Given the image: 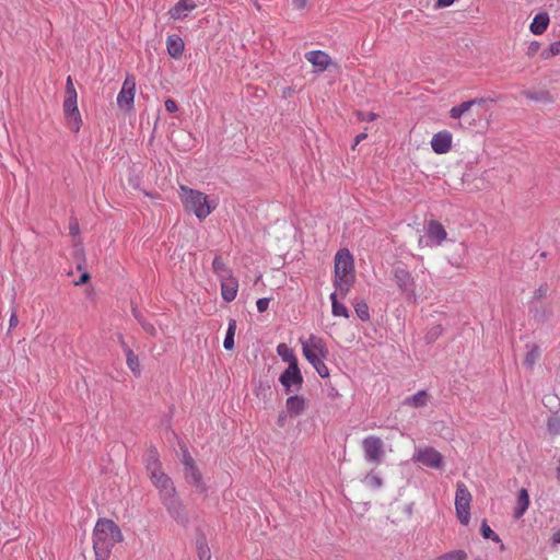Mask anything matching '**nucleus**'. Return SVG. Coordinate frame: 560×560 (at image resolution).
I'll return each mask as SVG.
<instances>
[{
	"instance_id": "1",
	"label": "nucleus",
	"mask_w": 560,
	"mask_h": 560,
	"mask_svg": "<svg viewBox=\"0 0 560 560\" xmlns=\"http://www.w3.org/2000/svg\"><path fill=\"white\" fill-rule=\"evenodd\" d=\"M124 539L121 529L112 520L101 518L93 529V550L95 560H108L113 548Z\"/></svg>"
},
{
	"instance_id": "2",
	"label": "nucleus",
	"mask_w": 560,
	"mask_h": 560,
	"mask_svg": "<svg viewBox=\"0 0 560 560\" xmlns=\"http://www.w3.org/2000/svg\"><path fill=\"white\" fill-rule=\"evenodd\" d=\"M334 287L345 298L354 283V262L349 249L341 248L335 256Z\"/></svg>"
},
{
	"instance_id": "3",
	"label": "nucleus",
	"mask_w": 560,
	"mask_h": 560,
	"mask_svg": "<svg viewBox=\"0 0 560 560\" xmlns=\"http://www.w3.org/2000/svg\"><path fill=\"white\" fill-rule=\"evenodd\" d=\"M180 200L187 212L194 213L199 220H205L215 208L217 202L199 190L180 186Z\"/></svg>"
},
{
	"instance_id": "4",
	"label": "nucleus",
	"mask_w": 560,
	"mask_h": 560,
	"mask_svg": "<svg viewBox=\"0 0 560 560\" xmlns=\"http://www.w3.org/2000/svg\"><path fill=\"white\" fill-rule=\"evenodd\" d=\"M393 278L400 294L404 295L408 302L416 303V280L411 272L404 267H396L393 269Z\"/></svg>"
},
{
	"instance_id": "5",
	"label": "nucleus",
	"mask_w": 560,
	"mask_h": 560,
	"mask_svg": "<svg viewBox=\"0 0 560 560\" xmlns=\"http://www.w3.org/2000/svg\"><path fill=\"white\" fill-rule=\"evenodd\" d=\"M472 497L464 482L456 483L455 511L459 523L467 526L470 522V503Z\"/></svg>"
},
{
	"instance_id": "6",
	"label": "nucleus",
	"mask_w": 560,
	"mask_h": 560,
	"mask_svg": "<svg viewBox=\"0 0 560 560\" xmlns=\"http://www.w3.org/2000/svg\"><path fill=\"white\" fill-rule=\"evenodd\" d=\"M447 238V232L443 224L436 220H430L424 226V236H420V247H439Z\"/></svg>"
},
{
	"instance_id": "7",
	"label": "nucleus",
	"mask_w": 560,
	"mask_h": 560,
	"mask_svg": "<svg viewBox=\"0 0 560 560\" xmlns=\"http://www.w3.org/2000/svg\"><path fill=\"white\" fill-rule=\"evenodd\" d=\"M302 343V352L308 363L312 362V359H327L329 351L326 346V342L323 338L311 335L308 339L301 340Z\"/></svg>"
},
{
	"instance_id": "8",
	"label": "nucleus",
	"mask_w": 560,
	"mask_h": 560,
	"mask_svg": "<svg viewBox=\"0 0 560 560\" xmlns=\"http://www.w3.org/2000/svg\"><path fill=\"white\" fill-rule=\"evenodd\" d=\"M362 448L364 459L368 463L378 465L385 455L384 443L382 439L376 435H368L364 438L362 441Z\"/></svg>"
},
{
	"instance_id": "9",
	"label": "nucleus",
	"mask_w": 560,
	"mask_h": 560,
	"mask_svg": "<svg viewBox=\"0 0 560 560\" xmlns=\"http://www.w3.org/2000/svg\"><path fill=\"white\" fill-rule=\"evenodd\" d=\"M279 382L287 394L299 392L303 385V375L300 371L299 364L288 365V368L280 374Z\"/></svg>"
},
{
	"instance_id": "10",
	"label": "nucleus",
	"mask_w": 560,
	"mask_h": 560,
	"mask_svg": "<svg viewBox=\"0 0 560 560\" xmlns=\"http://www.w3.org/2000/svg\"><path fill=\"white\" fill-rule=\"evenodd\" d=\"M162 504L165 506L170 516L180 526L186 527L189 524V515L188 512L183 504L182 500L178 498L177 493L166 498V500L162 501Z\"/></svg>"
},
{
	"instance_id": "11",
	"label": "nucleus",
	"mask_w": 560,
	"mask_h": 560,
	"mask_svg": "<svg viewBox=\"0 0 560 560\" xmlns=\"http://www.w3.org/2000/svg\"><path fill=\"white\" fill-rule=\"evenodd\" d=\"M412 460L433 469L442 468L444 463L443 455L431 446L417 450L412 455Z\"/></svg>"
},
{
	"instance_id": "12",
	"label": "nucleus",
	"mask_w": 560,
	"mask_h": 560,
	"mask_svg": "<svg viewBox=\"0 0 560 560\" xmlns=\"http://www.w3.org/2000/svg\"><path fill=\"white\" fill-rule=\"evenodd\" d=\"M135 95L136 80L132 75L128 74L116 98L118 107L125 112L133 109Z\"/></svg>"
},
{
	"instance_id": "13",
	"label": "nucleus",
	"mask_w": 560,
	"mask_h": 560,
	"mask_svg": "<svg viewBox=\"0 0 560 560\" xmlns=\"http://www.w3.org/2000/svg\"><path fill=\"white\" fill-rule=\"evenodd\" d=\"M150 479L152 483L155 486V488L159 490L161 502L166 500V498H170L177 493L172 479L163 471L152 472Z\"/></svg>"
},
{
	"instance_id": "14",
	"label": "nucleus",
	"mask_w": 560,
	"mask_h": 560,
	"mask_svg": "<svg viewBox=\"0 0 560 560\" xmlns=\"http://www.w3.org/2000/svg\"><path fill=\"white\" fill-rule=\"evenodd\" d=\"M63 112L70 130L74 133L79 132L82 125V119L77 101L65 100Z\"/></svg>"
},
{
	"instance_id": "15",
	"label": "nucleus",
	"mask_w": 560,
	"mask_h": 560,
	"mask_svg": "<svg viewBox=\"0 0 560 560\" xmlns=\"http://www.w3.org/2000/svg\"><path fill=\"white\" fill-rule=\"evenodd\" d=\"M452 133L447 130L433 135L431 139V148L436 154H445L452 147Z\"/></svg>"
},
{
	"instance_id": "16",
	"label": "nucleus",
	"mask_w": 560,
	"mask_h": 560,
	"mask_svg": "<svg viewBox=\"0 0 560 560\" xmlns=\"http://www.w3.org/2000/svg\"><path fill=\"white\" fill-rule=\"evenodd\" d=\"M305 59L316 69V72H324L330 63V57L323 50H312L305 54Z\"/></svg>"
},
{
	"instance_id": "17",
	"label": "nucleus",
	"mask_w": 560,
	"mask_h": 560,
	"mask_svg": "<svg viewBox=\"0 0 560 560\" xmlns=\"http://www.w3.org/2000/svg\"><path fill=\"white\" fill-rule=\"evenodd\" d=\"M196 8L197 4L194 0H179L170 9L168 14L173 20H183L187 16L188 12Z\"/></svg>"
},
{
	"instance_id": "18",
	"label": "nucleus",
	"mask_w": 560,
	"mask_h": 560,
	"mask_svg": "<svg viewBox=\"0 0 560 560\" xmlns=\"http://www.w3.org/2000/svg\"><path fill=\"white\" fill-rule=\"evenodd\" d=\"M306 399L301 395H290L285 400L287 412L291 417L302 415L306 409Z\"/></svg>"
},
{
	"instance_id": "19",
	"label": "nucleus",
	"mask_w": 560,
	"mask_h": 560,
	"mask_svg": "<svg viewBox=\"0 0 560 560\" xmlns=\"http://www.w3.org/2000/svg\"><path fill=\"white\" fill-rule=\"evenodd\" d=\"M166 49L172 58L179 59L185 49L183 38L177 34L168 35L166 38Z\"/></svg>"
},
{
	"instance_id": "20",
	"label": "nucleus",
	"mask_w": 560,
	"mask_h": 560,
	"mask_svg": "<svg viewBox=\"0 0 560 560\" xmlns=\"http://www.w3.org/2000/svg\"><path fill=\"white\" fill-rule=\"evenodd\" d=\"M430 394L425 389L418 390L416 394L407 396L402 400V406L411 408L425 407L430 400Z\"/></svg>"
},
{
	"instance_id": "21",
	"label": "nucleus",
	"mask_w": 560,
	"mask_h": 560,
	"mask_svg": "<svg viewBox=\"0 0 560 560\" xmlns=\"http://www.w3.org/2000/svg\"><path fill=\"white\" fill-rule=\"evenodd\" d=\"M237 281L232 278L221 279V295L225 302H232L237 294Z\"/></svg>"
},
{
	"instance_id": "22",
	"label": "nucleus",
	"mask_w": 560,
	"mask_h": 560,
	"mask_svg": "<svg viewBox=\"0 0 560 560\" xmlns=\"http://www.w3.org/2000/svg\"><path fill=\"white\" fill-rule=\"evenodd\" d=\"M529 506V494L525 488H522L516 498V505L514 508V517L516 520L521 518L527 511Z\"/></svg>"
},
{
	"instance_id": "23",
	"label": "nucleus",
	"mask_w": 560,
	"mask_h": 560,
	"mask_svg": "<svg viewBox=\"0 0 560 560\" xmlns=\"http://www.w3.org/2000/svg\"><path fill=\"white\" fill-rule=\"evenodd\" d=\"M549 287L547 283H541L533 293V296L529 301V313L533 315L534 318L539 317V312L535 308L536 303L541 301L548 295Z\"/></svg>"
},
{
	"instance_id": "24",
	"label": "nucleus",
	"mask_w": 560,
	"mask_h": 560,
	"mask_svg": "<svg viewBox=\"0 0 560 560\" xmlns=\"http://www.w3.org/2000/svg\"><path fill=\"white\" fill-rule=\"evenodd\" d=\"M549 15L548 13L546 12H539L537 13L530 25H529V30L530 32L534 34V35H541L548 27L549 25Z\"/></svg>"
},
{
	"instance_id": "25",
	"label": "nucleus",
	"mask_w": 560,
	"mask_h": 560,
	"mask_svg": "<svg viewBox=\"0 0 560 560\" xmlns=\"http://www.w3.org/2000/svg\"><path fill=\"white\" fill-rule=\"evenodd\" d=\"M120 343H121V347L124 349V352L126 354V362H127V365L128 368L130 369V371L135 374V375H139L140 372H141V369H140V362H139V359L138 357L133 353V351L126 345L125 340L122 339V337L120 336Z\"/></svg>"
},
{
	"instance_id": "26",
	"label": "nucleus",
	"mask_w": 560,
	"mask_h": 560,
	"mask_svg": "<svg viewBox=\"0 0 560 560\" xmlns=\"http://www.w3.org/2000/svg\"><path fill=\"white\" fill-rule=\"evenodd\" d=\"M184 475H185L186 480L189 483L194 485L196 488L200 489L201 491H203L206 489L203 480H202V475L197 466H192V467H188V468L184 469Z\"/></svg>"
},
{
	"instance_id": "27",
	"label": "nucleus",
	"mask_w": 560,
	"mask_h": 560,
	"mask_svg": "<svg viewBox=\"0 0 560 560\" xmlns=\"http://www.w3.org/2000/svg\"><path fill=\"white\" fill-rule=\"evenodd\" d=\"M483 103L482 98H475L460 103L457 106H453L450 109V117L453 119H459L466 112H468L474 105Z\"/></svg>"
},
{
	"instance_id": "28",
	"label": "nucleus",
	"mask_w": 560,
	"mask_h": 560,
	"mask_svg": "<svg viewBox=\"0 0 560 560\" xmlns=\"http://www.w3.org/2000/svg\"><path fill=\"white\" fill-rule=\"evenodd\" d=\"M212 269L220 280L230 278L232 276L231 269L224 264L222 257L219 255L213 258Z\"/></svg>"
},
{
	"instance_id": "29",
	"label": "nucleus",
	"mask_w": 560,
	"mask_h": 560,
	"mask_svg": "<svg viewBox=\"0 0 560 560\" xmlns=\"http://www.w3.org/2000/svg\"><path fill=\"white\" fill-rule=\"evenodd\" d=\"M338 294H339L338 291H335L329 296L330 301H331V313L334 316L348 318L349 311L345 304L338 302V300H337Z\"/></svg>"
},
{
	"instance_id": "30",
	"label": "nucleus",
	"mask_w": 560,
	"mask_h": 560,
	"mask_svg": "<svg viewBox=\"0 0 560 560\" xmlns=\"http://www.w3.org/2000/svg\"><path fill=\"white\" fill-rule=\"evenodd\" d=\"M277 354L283 362H288L289 365L299 364L294 351L283 342L277 346Z\"/></svg>"
},
{
	"instance_id": "31",
	"label": "nucleus",
	"mask_w": 560,
	"mask_h": 560,
	"mask_svg": "<svg viewBox=\"0 0 560 560\" xmlns=\"http://www.w3.org/2000/svg\"><path fill=\"white\" fill-rule=\"evenodd\" d=\"M236 330V320L231 318L229 320L228 330L223 340V347L225 350H232L234 348V336Z\"/></svg>"
},
{
	"instance_id": "32",
	"label": "nucleus",
	"mask_w": 560,
	"mask_h": 560,
	"mask_svg": "<svg viewBox=\"0 0 560 560\" xmlns=\"http://www.w3.org/2000/svg\"><path fill=\"white\" fill-rule=\"evenodd\" d=\"M524 96L530 101L550 103L552 97L547 91H525Z\"/></svg>"
},
{
	"instance_id": "33",
	"label": "nucleus",
	"mask_w": 560,
	"mask_h": 560,
	"mask_svg": "<svg viewBox=\"0 0 560 560\" xmlns=\"http://www.w3.org/2000/svg\"><path fill=\"white\" fill-rule=\"evenodd\" d=\"M365 487L370 489L377 490L383 486L382 478L374 474L373 471L369 472L362 480Z\"/></svg>"
},
{
	"instance_id": "34",
	"label": "nucleus",
	"mask_w": 560,
	"mask_h": 560,
	"mask_svg": "<svg viewBox=\"0 0 560 560\" xmlns=\"http://www.w3.org/2000/svg\"><path fill=\"white\" fill-rule=\"evenodd\" d=\"M132 314L145 332H148L151 336L156 335V329L154 325L151 324L150 322H147L137 308H132Z\"/></svg>"
},
{
	"instance_id": "35",
	"label": "nucleus",
	"mask_w": 560,
	"mask_h": 560,
	"mask_svg": "<svg viewBox=\"0 0 560 560\" xmlns=\"http://www.w3.org/2000/svg\"><path fill=\"white\" fill-rule=\"evenodd\" d=\"M354 312L362 322H368L370 319V310L364 301L355 302Z\"/></svg>"
},
{
	"instance_id": "36",
	"label": "nucleus",
	"mask_w": 560,
	"mask_h": 560,
	"mask_svg": "<svg viewBox=\"0 0 560 560\" xmlns=\"http://www.w3.org/2000/svg\"><path fill=\"white\" fill-rule=\"evenodd\" d=\"M467 552L465 550L458 549L446 552L440 557H436L433 560H467Z\"/></svg>"
},
{
	"instance_id": "37",
	"label": "nucleus",
	"mask_w": 560,
	"mask_h": 560,
	"mask_svg": "<svg viewBox=\"0 0 560 560\" xmlns=\"http://www.w3.org/2000/svg\"><path fill=\"white\" fill-rule=\"evenodd\" d=\"M197 552L199 560H211V551L203 538L197 540Z\"/></svg>"
},
{
	"instance_id": "38",
	"label": "nucleus",
	"mask_w": 560,
	"mask_h": 560,
	"mask_svg": "<svg viewBox=\"0 0 560 560\" xmlns=\"http://www.w3.org/2000/svg\"><path fill=\"white\" fill-rule=\"evenodd\" d=\"M325 360L326 359H316L315 360V358H314V359H312V362L310 363L315 369L317 374L323 378H326L329 376V369L325 364Z\"/></svg>"
},
{
	"instance_id": "39",
	"label": "nucleus",
	"mask_w": 560,
	"mask_h": 560,
	"mask_svg": "<svg viewBox=\"0 0 560 560\" xmlns=\"http://www.w3.org/2000/svg\"><path fill=\"white\" fill-rule=\"evenodd\" d=\"M480 533L485 539H491L495 542H501L499 535L491 529L487 521H482L480 526Z\"/></svg>"
},
{
	"instance_id": "40",
	"label": "nucleus",
	"mask_w": 560,
	"mask_h": 560,
	"mask_svg": "<svg viewBox=\"0 0 560 560\" xmlns=\"http://www.w3.org/2000/svg\"><path fill=\"white\" fill-rule=\"evenodd\" d=\"M147 470L149 472V476H152V472L162 471L161 463H160L155 452L151 453L149 456V459L147 463Z\"/></svg>"
},
{
	"instance_id": "41",
	"label": "nucleus",
	"mask_w": 560,
	"mask_h": 560,
	"mask_svg": "<svg viewBox=\"0 0 560 560\" xmlns=\"http://www.w3.org/2000/svg\"><path fill=\"white\" fill-rule=\"evenodd\" d=\"M547 430L552 435L560 434V418L558 416H551L548 418Z\"/></svg>"
},
{
	"instance_id": "42",
	"label": "nucleus",
	"mask_w": 560,
	"mask_h": 560,
	"mask_svg": "<svg viewBox=\"0 0 560 560\" xmlns=\"http://www.w3.org/2000/svg\"><path fill=\"white\" fill-rule=\"evenodd\" d=\"M443 334V327L440 324H436L432 326L427 335H425V341L428 343L434 342L441 335Z\"/></svg>"
},
{
	"instance_id": "43",
	"label": "nucleus",
	"mask_w": 560,
	"mask_h": 560,
	"mask_svg": "<svg viewBox=\"0 0 560 560\" xmlns=\"http://www.w3.org/2000/svg\"><path fill=\"white\" fill-rule=\"evenodd\" d=\"M560 56V39L550 44L549 48L541 54L542 59Z\"/></svg>"
},
{
	"instance_id": "44",
	"label": "nucleus",
	"mask_w": 560,
	"mask_h": 560,
	"mask_svg": "<svg viewBox=\"0 0 560 560\" xmlns=\"http://www.w3.org/2000/svg\"><path fill=\"white\" fill-rule=\"evenodd\" d=\"M180 462H182V464L184 466V469H186L188 467L196 466L192 456L190 455V453L186 448L183 451Z\"/></svg>"
},
{
	"instance_id": "45",
	"label": "nucleus",
	"mask_w": 560,
	"mask_h": 560,
	"mask_svg": "<svg viewBox=\"0 0 560 560\" xmlns=\"http://www.w3.org/2000/svg\"><path fill=\"white\" fill-rule=\"evenodd\" d=\"M269 303H270V298L258 299L256 302L257 311L259 313H264L265 311L268 310Z\"/></svg>"
},
{
	"instance_id": "46",
	"label": "nucleus",
	"mask_w": 560,
	"mask_h": 560,
	"mask_svg": "<svg viewBox=\"0 0 560 560\" xmlns=\"http://www.w3.org/2000/svg\"><path fill=\"white\" fill-rule=\"evenodd\" d=\"M377 114L373 113V112H366V113H358V118L362 121H374L376 118H377Z\"/></svg>"
},
{
	"instance_id": "47",
	"label": "nucleus",
	"mask_w": 560,
	"mask_h": 560,
	"mask_svg": "<svg viewBox=\"0 0 560 560\" xmlns=\"http://www.w3.org/2000/svg\"><path fill=\"white\" fill-rule=\"evenodd\" d=\"M539 48H540V44H539L538 42H536V40H533V42L528 45V47H527V55H528L529 57L535 56V55L538 52Z\"/></svg>"
},
{
	"instance_id": "48",
	"label": "nucleus",
	"mask_w": 560,
	"mask_h": 560,
	"mask_svg": "<svg viewBox=\"0 0 560 560\" xmlns=\"http://www.w3.org/2000/svg\"><path fill=\"white\" fill-rule=\"evenodd\" d=\"M255 392H256V395H257V396H260V395H261V396H264V397H265V396L267 395V393H270V386H269L268 384L260 383V384L256 387Z\"/></svg>"
},
{
	"instance_id": "49",
	"label": "nucleus",
	"mask_w": 560,
	"mask_h": 560,
	"mask_svg": "<svg viewBox=\"0 0 560 560\" xmlns=\"http://www.w3.org/2000/svg\"><path fill=\"white\" fill-rule=\"evenodd\" d=\"M165 109L168 112V113H175L178 110V106H177V103L172 100V98H167L165 101Z\"/></svg>"
},
{
	"instance_id": "50",
	"label": "nucleus",
	"mask_w": 560,
	"mask_h": 560,
	"mask_svg": "<svg viewBox=\"0 0 560 560\" xmlns=\"http://www.w3.org/2000/svg\"><path fill=\"white\" fill-rule=\"evenodd\" d=\"M288 416H290L287 410L285 411H281L279 415H278V418H277V424L280 427V428H283L285 425V422H287V419H288Z\"/></svg>"
},
{
	"instance_id": "51",
	"label": "nucleus",
	"mask_w": 560,
	"mask_h": 560,
	"mask_svg": "<svg viewBox=\"0 0 560 560\" xmlns=\"http://www.w3.org/2000/svg\"><path fill=\"white\" fill-rule=\"evenodd\" d=\"M448 262L456 268H462L464 266V260L459 256L458 257H455V256L450 257Z\"/></svg>"
},
{
	"instance_id": "52",
	"label": "nucleus",
	"mask_w": 560,
	"mask_h": 560,
	"mask_svg": "<svg viewBox=\"0 0 560 560\" xmlns=\"http://www.w3.org/2000/svg\"><path fill=\"white\" fill-rule=\"evenodd\" d=\"M69 233L71 236L75 237L80 233L79 223L77 221H73L69 225Z\"/></svg>"
},
{
	"instance_id": "53",
	"label": "nucleus",
	"mask_w": 560,
	"mask_h": 560,
	"mask_svg": "<svg viewBox=\"0 0 560 560\" xmlns=\"http://www.w3.org/2000/svg\"><path fill=\"white\" fill-rule=\"evenodd\" d=\"M65 100H72L78 101V94L74 88L66 89V98Z\"/></svg>"
},
{
	"instance_id": "54",
	"label": "nucleus",
	"mask_w": 560,
	"mask_h": 560,
	"mask_svg": "<svg viewBox=\"0 0 560 560\" xmlns=\"http://www.w3.org/2000/svg\"><path fill=\"white\" fill-rule=\"evenodd\" d=\"M535 359H536V353L534 351H530L526 354V358H525V363L532 368L535 363Z\"/></svg>"
},
{
	"instance_id": "55",
	"label": "nucleus",
	"mask_w": 560,
	"mask_h": 560,
	"mask_svg": "<svg viewBox=\"0 0 560 560\" xmlns=\"http://www.w3.org/2000/svg\"><path fill=\"white\" fill-rule=\"evenodd\" d=\"M308 0H292V4L298 10H303L306 8Z\"/></svg>"
},
{
	"instance_id": "56",
	"label": "nucleus",
	"mask_w": 560,
	"mask_h": 560,
	"mask_svg": "<svg viewBox=\"0 0 560 560\" xmlns=\"http://www.w3.org/2000/svg\"><path fill=\"white\" fill-rule=\"evenodd\" d=\"M19 323L18 315L15 310L12 311L10 319H9V326L10 328L15 327Z\"/></svg>"
},
{
	"instance_id": "57",
	"label": "nucleus",
	"mask_w": 560,
	"mask_h": 560,
	"mask_svg": "<svg viewBox=\"0 0 560 560\" xmlns=\"http://www.w3.org/2000/svg\"><path fill=\"white\" fill-rule=\"evenodd\" d=\"M368 137L365 132H361L355 136L354 143L352 145V149H354L362 140H364Z\"/></svg>"
},
{
	"instance_id": "58",
	"label": "nucleus",
	"mask_w": 560,
	"mask_h": 560,
	"mask_svg": "<svg viewBox=\"0 0 560 560\" xmlns=\"http://www.w3.org/2000/svg\"><path fill=\"white\" fill-rule=\"evenodd\" d=\"M455 0H438L436 1V4L438 7H441V8H446V7H450L454 3Z\"/></svg>"
},
{
	"instance_id": "59",
	"label": "nucleus",
	"mask_w": 560,
	"mask_h": 560,
	"mask_svg": "<svg viewBox=\"0 0 560 560\" xmlns=\"http://www.w3.org/2000/svg\"><path fill=\"white\" fill-rule=\"evenodd\" d=\"M551 542H552L553 545H559V544H560V528H559L557 532H555V533L552 534V536H551Z\"/></svg>"
},
{
	"instance_id": "60",
	"label": "nucleus",
	"mask_w": 560,
	"mask_h": 560,
	"mask_svg": "<svg viewBox=\"0 0 560 560\" xmlns=\"http://www.w3.org/2000/svg\"><path fill=\"white\" fill-rule=\"evenodd\" d=\"M90 278V275L88 272H84L81 275L79 281L75 282V284H81V283H84L89 280Z\"/></svg>"
},
{
	"instance_id": "61",
	"label": "nucleus",
	"mask_w": 560,
	"mask_h": 560,
	"mask_svg": "<svg viewBox=\"0 0 560 560\" xmlns=\"http://www.w3.org/2000/svg\"><path fill=\"white\" fill-rule=\"evenodd\" d=\"M71 88H74L73 83H72V79H71V77H68L66 89H71Z\"/></svg>"
},
{
	"instance_id": "62",
	"label": "nucleus",
	"mask_w": 560,
	"mask_h": 560,
	"mask_svg": "<svg viewBox=\"0 0 560 560\" xmlns=\"http://www.w3.org/2000/svg\"><path fill=\"white\" fill-rule=\"evenodd\" d=\"M460 246L463 248V253L467 252V245L465 243H460Z\"/></svg>"
},
{
	"instance_id": "63",
	"label": "nucleus",
	"mask_w": 560,
	"mask_h": 560,
	"mask_svg": "<svg viewBox=\"0 0 560 560\" xmlns=\"http://www.w3.org/2000/svg\"><path fill=\"white\" fill-rule=\"evenodd\" d=\"M557 478L560 481V467L557 468Z\"/></svg>"
},
{
	"instance_id": "64",
	"label": "nucleus",
	"mask_w": 560,
	"mask_h": 560,
	"mask_svg": "<svg viewBox=\"0 0 560 560\" xmlns=\"http://www.w3.org/2000/svg\"><path fill=\"white\" fill-rule=\"evenodd\" d=\"M474 560H482V559H481L480 557H477V558H476V559H474Z\"/></svg>"
}]
</instances>
